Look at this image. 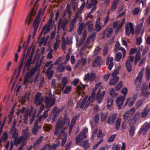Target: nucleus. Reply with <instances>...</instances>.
Returning <instances> with one entry per match:
<instances>
[{
  "label": "nucleus",
  "mask_w": 150,
  "mask_h": 150,
  "mask_svg": "<svg viewBox=\"0 0 150 150\" xmlns=\"http://www.w3.org/2000/svg\"><path fill=\"white\" fill-rule=\"evenodd\" d=\"M128 91V89L127 88H123L121 91V93L123 95V96H120L117 98L116 100V103L117 106H118V109H120L123 105V102L125 99L127 93Z\"/></svg>",
  "instance_id": "nucleus-1"
},
{
  "label": "nucleus",
  "mask_w": 150,
  "mask_h": 150,
  "mask_svg": "<svg viewBox=\"0 0 150 150\" xmlns=\"http://www.w3.org/2000/svg\"><path fill=\"white\" fill-rule=\"evenodd\" d=\"M62 117H61L58 119L56 123V126L57 128L61 129L64 126L66 123L68 125H69L70 123V119L67 116V114H65L64 115L62 120Z\"/></svg>",
  "instance_id": "nucleus-2"
},
{
  "label": "nucleus",
  "mask_w": 150,
  "mask_h": 150,
  "mask_svg": "<svg viewBox=\"0 0 150 150\" xmlns=\"http://www.w3.org/2000/svg\"><path fill=\"white\" fill-rule=\"evenodd\" d=\"M33 57V54L31 53V55L29 56L23 67V72H25V71H28L30 70L31 64H34L35 60V58L33 59V62L32 63Z\"/></svg>",
  "instance_id": "nucleus-3"
},
{
  "label": "nucleus",
  "mask_w": 150,
  "mask_h": 150,
  "mask_svg": "<svg viewBox=\"0 0 150 150\" xmlns=\"http://www.w3.org/2000/svg\"><path fill=\"white\" fill-rule=\"evenodd\" d=\"M40 67V66L36 63L34 67L31 68L29 72H27L24 78L28 80H30L32 76L35 74Z\"/></svg>",
  "instance_id": "nucleus-4"
},
{
  "label": "nucleus",
  "mask_w": 150,
  "mask_h": 150,
  "mask_svg": "<svg viewBox=\"0 0 150 150\" xmlns=\"http://www.w3.org/2000/svg\"><path fill=\"white\" fill-rule=\"evenodd\" d=\"M55 102V100L54 99L52 98L51 97L47 96L46 97L44 103L45 105V108H49L52 105H54Z\"/></svg>",
  "instance_id": "nucleus-5"
},
{
  "label": "nucleus",
  "mask_w": 150,
  "mask_h": 150,
  "mask_svg": "<svg viewBox=\"0 0 150 150\" xmlns=\"http://www.w3.org/2000/svg\"><path fill=\"white\" fill-rule=\"evenodd\" d=\"M68 20L66 18H64L63 20L61 18L59 21L58 24V28L60 26L61 28L63 31L65 30V28L68 22Z\"/></svg>",
  "instance_id": "nucleus-6"
},
{
  "label": "nucleus",
  "mask_w": 150,
  "mask_h": 150,
  "mask_svg": "<svg viewBox=\"0 0 150 150\" xmlns=\"http://www.w3.org/2000/svg\"><path fill=\"white\" fill-rule=\"evenodd\" d=\"M45 9H40L39 10L38 14L37 15L34 21L35 22L40 23L41 21L42 17L44 14Z\"/></svg>",
  "instance_id": "nucleus-7"
},
{
  "label": "nucleus",
  "mask_w": 150,
  "mask_h": 150,
  "mask_svg": "<svg viewBox=\"0 0 150 150\" xmlns=\"http://www.w3.org/2000/svg\"><path fill=\"white\" fill-rule=\"evenodd\" d=\"M135 109L134 108L131 109L129 111L125 112L123 115V119L125 121L127 120L130 115H133L135 112Z\"/></svg>",
  "instance_id": "nucleus-8"
},
{
  "label": "nucleus",
  "mask_w": 150,
  "mask_h": 150,
  "mask_svg": "<svg viewBox=\"0 0 150 150\" xmlns=\"http://www.w3.org/2000/svg\"><path fill=\"white\" fill-rule=\"evenodd\" d=\"M147 88V86L144 83L142 84L141 88L142 92L141 93V96H143L145 97H147L148 95L150 94V92L149 91H146Z\"/></svg>",
  "instance_id": "nucleus-9"
},
{
  "label": "nucleus",
  "mask_w": 150,
  "mask_h": 150,
  "mask_svg": "<svg viewBox=\"0 0 150 150\" xmlns=\"http://www.w3.org/2000/svg\"><path fill=\"white\" fill-rule=\"evenodd\" d=\"M86 134L82 132H80L79 134L76 138V144H78L80 142L83 140V138L86 139Z\"/></svg>",
  "instance_id": "nucleus-10"
},
{
  "label": "nucleus",
  "mask_w": 150,
  "mask_h": 150,
  "mask_svg": "<svg viewBox=\"0 0 150 150\" xmlns=\"http://www.w3.org/2000/svg\"><path fill=\"white\" fill-rule=\"evenodd\" d=\"M117 117V113H114L110 115L108 118V124H114Z\"/></svg>",
  "instance_id": "nucleus-11"
},
{
  "label": "nucleus",
  "mask_w": 150,
  "mask_h": 150,
  "mask_svg": "<svg viewBox=\"0 0 150 150\" xmlns=\"http://www.w3.org/2000/svg\"><path fill=\"white\" fill-rule=\"evenodd\" d=\"M93 24L90 21H88L84 25V27L87 28L89 32L91 33L94 30Z\"/></svg>",
  "instance_id": "nucleus-12"
},
{
  "label": "nucleus",
  "mask_w": 150,
  "mask_h": 150,
  "mask_svg": "<svg viewBox=\"0 0 150 150\" xmlns=\"http://www.w3.org/2000/svg\"><path fill=\"white\" fill-rule=\"evenodd\" d=\"M87 98L88 96H86L84 99H83L82 101L81 99H80L77 103V105L76 106V108H78L80 107L81 108H82L85 104Z\"/></svg>",
  "instance_id": "nucleus-13"
},
{
  "label": "nucleus",
  "mask_w": 150,
  "mask_h": 150,
  "mask_svg": "<svg viewBox=\"0 0 150 150\" xmlns=\"http://www.w3.org/2000/svg\"><path fill=\"white\" fill-rule=\"evenodd\" d=\"M50 25L46 24L42 28L41 31L43 33L44 35H45L50 31Z\"/></svg>",
  "instance_id": "nucleus-14"
},
{
  "label": "nucleus",
  "mask_w": 150,
  "mask_h": 150,
  "mask_svg": "<svg viewBox=\"0 0 150 150\" xmlns=\"http://www.w3.org/2000/svg\"><path fill=\"white\" fill-rule=\"evenodd\" d=\"M150 124V122L148 123L147 122H145L143 125L141 127V128L140 129L138 132L139 134H141L146 129V127H148L149 125Z\"/></svg>",
  "instance_id": "nucleus-15"
},
{
  "label": "nucleus",
  "mask_w": 150,
  "mask_h": 150,
  "mask_svg": "<svg viewBox=\"0 0 150 150\" xmlns=\"http://www.w3.org/2000/svg\"><path fill=\"white\" fill-rule=\"evenodd\" d=\"M135 127L133 125H130V128L129 131V135L131 137H132L134 135Z\"/></svg>",
  "instance_id": "nucleus-16"
},
{
  "label": "nucleus",
  "mask_w": 150,
  "mask_h": 150,
  "mask_svg": "<svg viewBox=\"0 0 150 150\" xmlns=\"http://www.w3.org/2000/svg\"><path fill=\"white\" fill-rule=\"evenodd\" d=\"M101 89L99 88L97 94V99L101 100L103 98V96L105 94V91H102V93H101Z\"/></svg>",
  "instance_id": "nucleus-17"
},
{
  "label": "nucleus",
  "mask_w": 150,
  "mask_h": 150,
  "mask_svg": "<svg viewBox=\"0 0 150 150\" xmlns=\"http://www.w3.org/2000/svg\"><path fill=\"white\" fill-rule=\"evenodd\" d=\"M142 51V49H141L140 50L139 48V51L137 53L135 59L134 61V64L136 65L137 64L138 61H139L141 59V57L140 56V52Z\"/></svg>",
  "instance_id": "nucleus-18"
},
{
  "label": "nucleus",
  "mask_w": 150,
  "mask_h": 150,
  "mask_svg": "<svg viewBox=\"0 0 150 150\" xmlns=\"http://www.w3.org/2000/svg\"><path fill=\"white\" fill-rule=\"evenodd\" d=\"M143 76V73L141 71H140L138 74V75L134 81V83L135 84H137L138 81H140L142 80V77Z\"/></svg>",
  "instance_id": "nucleus-19"
},
{
  "label": "nucleus",
  "mask_w": 150,
  "mask_h": 150,
  "mask_svg": "<svg viewBox=\"0 0 150 150\" xmlns=\"http://www.w3.org/2000/svg\"><path fill=\"white\" fill-rule=\"evenodd\" d=\"M119 79L118 76L113 77L110 81L109 84L110 85H114L117 82Z\"/></svg>",
  "instance_id": "nucleus-20"
},
{
  "label": "nucleus",
  "mask_w": 150,
  "mask_h": 150,
  "mask_svg": "<svg viewBox=\"0 0 150 150\" xmlns=\"http://www.w3.org/2000/svg\"><path fill=\"white\" fill-rule=\"evenodd\" d=\"M136 120L135 119L134 117L132 116H129V118H128V120H127V121L130 125H131L134 124L136 122Z\"/></svg>",
  "instance_id": "nucleus-21"
},
{
  "label": "nucleus",
  "mask_w": 150,
  "mask_h": 150,
  "mask_svg": "<svg viewBox=\"0 0 150 150\" xmlns=\"http://www.w3.org/2000/svg\"><path fill=\"white\" fill-rule=\"evenodd\" d=\"M119 0H115L112 4L110 10L112 11H113L117 8V6L118 4Z\"/></svg>",
  "instance_id": "nucleus-22"
},
{
  "label": "nucleus",
  "mask_w": 150,
  "mask_h": 150,
  "mask_svg": "<svg viewBox=\"0 0 150 150\" xmlns=\"http://www.w3.org/2000/svg\"><path fill=\"white\" fill-rule=\"evenodd\" d=\"M126 65L127 70L128 72H130L132 69V67L129 59H127L126 61Z\"/></svg>",
  "instance_id": "nucleus-23"
},
{
  "label": "nucleus",
  "mask_w": 150,
  "mask_h": 150,
  "mask_svg": "<svg viewBox=\"0 0 150 150\" xmlns=\"http://www.w3.org/2000/svg\"><path fill=\"white\" fill-rule=\"evenodd\" d=\"M101 59L100 57L97 56L93 61V62L94 64H93V67H95L96 66H98L100 64Z\"/></svg>",
  "instance_id": "nucleus-24"
},
{
  "label": "nucleus",
  "mask_w": 150,
  "mask_h": 150,
  "mask_svg": "<svg viewBox=\"0 0 150 150\" xmlns=\"http://www.w3.org/2000/svg\"><path fill=\"white\" fill-rule=\"evenodd\" d=\"M43 136H40L39 139H37L33 145V147L35 148L37 145H39L42 142Z\"/></svg>",
  "instance_id": "nucleus-25"
},
{
  "label": "nucleus",
  "mask_w": 150,
  "mask_h": 150,
  "mask_svg": "<svg viewBox=\"0 0 150 150\" xmlns=\"http://www.w3.org/2000/svg\"><path fill=\"white\" fill-rule=\"evenodd\" d=\"M18 0H15L14 1V4L10 14L11 17H13L14 12L15 10L16 7L17 5V2Z\"/></svg>",
  "instance_id": "nucleus-26"
},
{
  "label": "nucleus",
  "mask_w": 150,
  "mask_h": 150,
  "mask_svg": "<svg viewBox=\"0 0 150 150\" xmlns=\"http://www.w3.org/2000/svg\"><path fill=\"white\" fill-rule=\"evenodd\" d=\"M113 100L111 98H108L107 99V108H110L113 104Z\"/></svg>",
  "instance_id": "nucleus-27"
},
{
  "label": "nucleus",
  "mask_w": 150,
  "mask_h": 150,
  "mask_svg": "<svg viewBox=\"0 0 150 150\" xmlns=\"http://www.w3.org/2000/svg\"><path fill=\"white\" fill-rule=\"evenodd\" d=\"M145 76L147 81H148L150 78V69L149 68L147 67L146 70Z\"/></svg>",
  "instance_id": "nucleus-28"
},
{
  "label": "nucleus",
  "mask_w": 150,
  "mask_h": 150,
  "mask_svg": "<svg viewBox=\"0 0 150 150\" xmlns=\"http://www.w3.org/2000/svg\"><path fill=\"white\" fill-rule=\"evenodd\" d=\"M54 72L52 70L50 71V70H47L46 75L47 76V79L50 80L51 79L52 76L54 74Z\"/></svg>",
  "instance_id": "nucleus-29"
},
{
  "label": "nucleus",
  "mask_w": 150,
  "mask_h": 150,
  "mask_svg": "<svg viewBox=\"0 0 150 150\" xmlns=\"http://www.w3.org/2000/svg\"><path fill=\"white\" fill-rule=\"evenodd\" d=\"M113 58L112 57H110L109 59L110 64L108 67V68L109 70H111L113 66Z\"/></svg>",
  "instance_id": "nucleus-30"
},
{
  "label": "nucleus",
  "mask_w": 150,
  "mask_h": 150,
  "mask_svg": "<svg viewBox=\"0 0 150 150\" xmlns=\"http://www.w3.org/2000/svg\"><path fill=\"white\" fill-rule=\"evenodd\" d=\"M100 115L101 116V121L103 122L107 118L108 115V113L107 112H106L105 114H104L102 112L100 113Z\"/></svg>",
  "instance_id": "nucleus-31"
},
{
  "label": "nucleus",
  "mask_w": 150,
  "mask_h": 150,
  "mask_svg": "<svg viewBox=\"0 0 150 150\" xmlns=\"http://www.w3.org/2000/svg\"><path fill=\"white\" fill-rule=\"evenodd\" d=\"M149 111L147 110V108H145L144 110L141 113L142 118L144 117H146L148 114Z\"/></svg>",
  "instance_id": "nucleus-32"
},
{
  "label": "nucleus",
  "mask_w": 150,
  "mask_h": 150,
  "mask_svg": "<svg viewBox=\"0 0 150 150\" xmlns=\"http://www.w3.org/2000/svg\"><path fill=\"white\" fill-rule=\"evenodd\" d=\"M122 56V53L120 52H119L117 53L115 58V61L117 62H119Z\"/></svg>",
  "instance_id": "nucleus-33"
},
{
  "label": "nucleus",
  "mask_w": 150,
  "mask_h": 150,
  "mask_svg": "<svg viewBox=\"0 0 150 150\" xmlns=\"http://www.w3.org/2000/svg\"><path fill=\"white\" fill-rule=\"evenodd\" d=\"M64 67L61 64L58 65L57 69V72H62L64 71Z\"/></svg>",
  "instance_id": "nucleus-34"
},
{
  "label": "nucleus",
  "mask_w": 150,
  "mask_h": 150,
  "mask_svg": "<svg viewBox=\"0 0 150 150\" xmlns=\"http://www.w3.org/2000/svg\"><path fill=\"white\" fill-rule=\"evenodd\" d=\"M121 119L119 118H117L115 123V128L117 131L119 130V127L120 124Z\"/></svg>",
  "instance_id": "nucleus-35"
},
{
  "label": "nucleus",
  "mask_w": 150,
  "mask_h": 150,
  "mask_svg": "<svg viewBox=\"0 0 150 150\" xmlns=\"http://www.w3.org/2000/svg\"><path fill=\"white\" fill-rule=\"evenodd\" d=\"M89 146V144L88 143V141L87 140H85L83 143L82 147L84 148L85 149H86Z\"/></svg>",
  "instance_id": "nucleus-36"
},
{
  "label": "nucleus",
  "mask_w": 150,
  "mask_h": 150,
  "mask_svg": "<svg viewBox=\"0 0 150 150\" xmlns=\"http://www.w3.org/2000/svg\"><path fill=\"white\" fill-rule=\"evenodd\" d=\"M12 22V19L11 18H10L8 22L7 27H8V31L7 32V35L8 34L9 32L10 28L11 26V24Z\"/></svg>",
  "instance_id": "nucleus-37"
},
{
  "label": "nucleus",
  "mask_w": 150,
  "mask_h": 150,
  "mask_svg": "<svg viewBox=\"0 0 150 150\" xmlns=\"http://www.w3.org/2000/svg\"><path fill=\"white\" fill-rule=\"evenodd\" d=\"M41 94L40 92H38L36 93V95L35 96V99L34 101V103L35 104L37 103L39 99L40 98V97L41 96Z\"/></svg>",
  "instance_id": "nucleus-38"
},
{
  "label": "nucleus",
  "mask_w": 150,
  "mask_h": 150,
  "mask_svg": "<svg viewBox=\"0 0 150 150\" xmlns=\"http://www.w3.org/2000/svg\"><path fill=\"white\" fill-rule=\"evenodd\" d=\"M143 102L144 101L142 99L139 100L136 104V108L137 109H138L143 104Z\"/></svg>",
  "instance_id": "nucleus-39"
},
{
  "label": "nucleus",
  "mask_w": 150,
  "mask_h": 150,
  "mask_svg": "<svg viewBox=\"0 0 150 150\" xmlns=\"http://www.w3.org/2000/svg\"><path fill=\"white\" fill-rule=\"evenodd\" d=\"M130 28V31L131 34L133 35L134 33V28L132 23L129 22L128 23Z\"/></svg>",
  "instance_id": "nucleus-40"
},
{
  "label": "nucleus",
  "mask_w": 150,
  "mask_h": 150,
  "mask_svg": "<svg viewBox=\"0 0 150 150\" xmlns=\"http://www.w3.org/2000/svg\"><path fill=\"white\" fill-rule=\"evenodd\" d=\"M143 26V23H141L136 26V32L139 33Z\"/></svg>",
  "instance_id": "nucleus-41"
},
{
  "label": "nucleus",
  "mask_w": 150,
  "mask_h": 150,
  "mask_svg": "<svg viewBox=\"0 0 150 150\" xmlns=\"http://www.w3.org/2000/svg\"><path fill=\"white\" fill-rule=\"evenodd\" d=\"M95 30L97 32H98L100 31L101 29V26L97 22H96V23L95 24Z\"/></svg>",
  "instance_id": "nucleus-42"
},
{
  "label": "nucleus",
  "mask_w": 150,
  "mask_h": 150,
  "mask_svg": "<svg viewBox=\"0 0 150 150\" xmlns=\"http://www.w3.org/2000/svg\"><path fill=\"white\" fill-rule=\"evenodd\" d=\"M65 136L67 137V134L65 133L64 131V130H62L59 134V138L60 139H62L64 138Z\"/></svg>",
  "instance_id": "nucleus-43"
},
{
  "label": "nucleus",
  "mask_w": 150,
  "mask_h": 150,
  "mask_svg": "<svg viewBox=\"0 0 150 150\" xmlns=\"http://www.w3.org/2000/svg\"><path fill=\"white\" fill-rule=\"evenodd\" d=\"M109 93L112 97H115L117 95V94L114 91V89L113 88H111L110 89Z\"/></svg>",
  "instance_id": "nucleus-44"
},
{
  "label": "nucleus",
  "mask_w": 150,
  "mask_h": 150,
  "mask_svg": "<svg viewBox=\"0 0 150 150\" xmlns=\"http://www.w3.org/2000/svg\"><path fill=\"white\" fill-rule=\"evenodd\" d=\"M116 137V134H113L109 138L108 142V143H110L111 142H112L115 139V137Z\"/></svg>",
  "instance_id": "nucleus-45"
},
{
  "label": "nucleus",
  "mask_w": 150,
  "mask_h": 150,
  "mask_svg": "<svg viewBox=\"0 0 150 150\" xmlns=\"http://www.w3.org/2000/svg\"><path fill=\"white\" fill-rule=\"evenodd\" d=\"M25 138L23 136L19 137L18 138L17 140L18 144H20L21 142H24L25 141Z\"/></svg>",
  "instance_id": "nucleus-46"
},
{
  "label": "nucleus",
  "mask_w": 150,
  "mask_h": 150,
  "mask_svg": "<svg viewBox=\"0 0 150 150\" xmlns=\"http://www.w3.org/2000/svg\"><path fill=\"white\" fill-rule=\"evenodd\" d=\"M71 87L70 86H67L66 87L64 91V94H68L69 92L71 90Z\"/></svg>",
  "instance_id": "nucleus-47"
},
{
  "label": "nucleus",
  "mask_w": 150,
  "mask_h": 150,
  "mask_svg": "<svg viewBox=\"0 0 150 150\" xmlns=\"http://www.w3.org/2000/svg\"><path fill=\"white\" fill-rule=\"evenodd\" d=\"M140 9L138 7L135 8L133 11L132 13L134 15H137L139 12Z\"/></svg>",
  "instance_id": "nucleus-48"
},
{
  "label": "nucleus",
  "mask_w": 150,
  "mask_h": 150,
  "mask_svg": "<svg viewBox=\"0 0 150 150\" xmlns=\"http://www.w3.org/2000/svg\"><path fill=\"white\" fill-rule=\"evenodd\" d=\"M122 81H120L119 83L117 84L115 87V89L116 91L118 90L122 87Z\"/></svg>",
  "instance_id": "nucleus-49"
},
{
  "label": "nucleus",
  "mask_w": 150,
  "mask_h": 150,
  "mask_svg": "<svg viewBox=\"0 0 150 150\" xmlns=\"http://www.w3.org/2000/svg\"><path fill=\"white\" fill-rule=\"evenodd\" d=\"M16 120H14L13 121V125L11 127L10 130V132L11 133H12L13 132L15 128V127H16Z\"/></svg>",
  "instance_id": "nucleus-50"
},
{
  "label": "nucleus",
  "mask_w": 150,
  "mask_h": 150,
  "mask_svg": "<svg viewBox=\"0 0 150 150\" xmlns=\"http://www.w3.org/2000/svg\"><path fill=\"white\" fill-rule=\"evenodd\" d=\"M44 99L42 97H41L39 99L38 101V102L36 104V106L38 107L40 105L42 104V103Z\"/></svg>",
  "instance_id": "nucleus-51"
},
{
  "label": "nucleus",
  "mask_w": 150,
  "mask_h": 150,
  "mask_svg": "<svg viewBox=\"0 0 150 150\" xmlns=\"http://www.w3.org/2000/svg\"><path fill=\"white\" fill-rule=\"evenodd\" d=\"M52 113L53 114V116L52 117V123H53L57 117L58 116V115L55 112H52L51 114L50 115V117L51 115H52Z\"/></svg>",
  "instance_id": "nucleus-52"
},
{
  "label": "nucleus",
  "mask_w": 150,
  "mask_h": 150,
  "mask_svg": "<svg viewBox=\"0 0 150 150\" xmlns=\"http://www.w3.org/2000/svg\"><path fill=\"white\" fill-rule=\"evenodd\" d=\"M47 41V38H45V36L43 37L41 39L40 42V44L42 45L44 43L46 44Z\"/></svg>",
  "instance_id": "nucleus-53"
},
{
  "label": "nucleus",
  "mask_w": 150,
  "mask_h": 150,
  "mask_svg": "<svg viewBox=\"0 0 150 150\" xmlns=\"http://www.w3.org/2000/svg\"><path fill=\"white\" fill-rule=\"evenodd\" d=\"M1 137H3V142H6L8 137V134L7 132H4V134L3 136Z\"/></svg>",
  "instance_id": "nucleus-54"
},
{
  "label": "nucleus",
  "mask_w": 150,
  "mask_h": 150,
  "mask_svg": "<svg viewBox=\"0 0 150 150\" xmlns=\"http://www.w3.org/2000/svg\"><path fill=\"white\" fill-rule=\"evenodd\" d=\"M100 48L98 46L95 49L94 51V54L95 55H97L98 54L99 52H100Z\"/></svg>",
  "instance_id": "nucleus-55"
},
{
  "label": "nucleus",
  "mask_w": 150,
  "mask_h": 150,
  "mask_svg": "<svg viewBox=\"0 0 150 150\" xmlns=\"http://www.w3.org/2000/svg\"><path fill=\"white\" fill-rule=\"evenodd\" d=\"M77 115H76L72 118L71 120V124L74 125L76 123V120L78 118Z\"/></svg>",
  "instance_id": "nucleus-56"
},
{
  "label": "nucleus",
  "mask_w": 150,
  "mask_h": 150,
  "mask_svg": "<svg viewBox=\"0 0 150 150\" xmlns=\"http://www.w3.org/2000/svg\"><path fill=\"white\" fill-rule=\"evenodd\" d=\"M137 51V49L135 48H132L129 52V54L131 55L135 53Z\"/></svg>",
  "instance_id": "nucleus-57"
},
{
  "label": "nucleus",
  "mask_w": 150,
  "mask_h": 150,
  "mask_svg": "<svg viewBox=\"0 0 150 150\" xmlns=\"http://www.w3.org/2000/svg\"><path fill=\"white\" fill-rule=\"evenodd\" d=\"M28 94H25L21 98V101L22 103L23 104L25 103V102L26 98Z\"/></svg>",
  "instance_id": "nucleus-58"
},
{
  "label": "nucleus",
  "mask_w": 150,
  "mask_h": 150,
  "mask_svg": "<svg viewBox=\"0 0 150 150\" xmlns=\"http://www.w3.org/2000/svg\"><path fill=\"white\" fill-rule=\"evenodd\" d=\"M39 128V127H34L33 129L32 132V134L35 135H36L38 131V128Z\"/></svg>",
  "instance_id": "nucleus-59"
},
{
  "label": "nucleus",
  "mask_w": 150,
  "mask_h": 150,
  "mask_svg": "<svg viewBox=\"0 0 150 150\" xmlns=\"http://www.w3.org/2000/svg\"><path fill=\"white\" fill-rule=\"evenodd\" d=\"M96 77V74L94 73H92L90 76V81H93Z\"/></svg>",
  "instance_id": "nucleus-60"
},
{
  "label": "nucleus",
  "mask_w": 150,
  "mask_h": 150,
  "mask_svg": "<svg viewBox=\"0 0 150 150\" xmlns=\"http://www.w3.org/2000/svg\"><path fill=\"white\" fill-rule=\"evenodd\" d=\"M39 24V23L34 22L33 27L34 30H37Z\"/></svg>",
  "instance_id": "nucleus-61"
},
{
  "label": "nucleus",
  "mask_w": 150,
  "mask_h": 150,
  "mask_svg": "<svg viewBox=\"0 0 150 150\" xmlns=\"http://www.w3.org/2000/svg\"><path fill=\"white\" fill-rule=\"evenodd\" d=\"M99 119V115L98 113H96L94 117V120L96 123H97L98 122V121Z\"/></svg>",
  "instance_id": "nucleus-62"
},
{
  "label": "nucleus",
  "mask_w": 150,
  "mask_h": 150,
  "mask_svg": "<svg viewBox=\"0 0 150 150\" xmlns=\"http://www.w3.org/2000/svg\"><path fill=\"white\" fill-rule=\"evenodd\" d=\"M77 19V18L76 16H75L74 18H73L70 22L71 25L74 26V24Z\"/></svg>",
  "instance_id": "nucleus-63"
},
{
  "label": "nucleus",
  "mask_w": 150,
  "mask_h": 150,
  "mask_svg": "<svg viewBox=\"0 0 150 150\" xmlns=\"http://www.w3.org/2000/svg\"><path fill=\"white\" fill-rule=\"evenodd\" d=\"M85 79H84V80H86L87 81H88L90 79V74L89 73H87L85 75Z\"/></svg>",
  "instance_id": "nucleus-64"
}]
</instances>
